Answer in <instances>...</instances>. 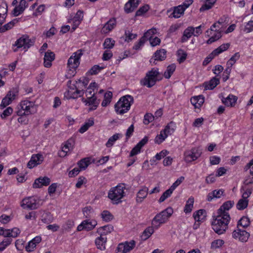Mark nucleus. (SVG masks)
Segmentation results:
<instances>
[{
	"label": "nucleus",
	"instance_id": "f257e3e1",
	"mask_svg": "<svg viewBox=\"0 0 253 253\" xmlns=\"http://www.w3.org/2000/svg\"><path fill=\"white\" fill-rule=\"evenodd\" d=\"M211 223L213 230L218 235L224 233L228 228V225L230 220L229 214H217L216 216H213Z\"/></svg>",
	"mask_w": 253,
	"mask_h": 253
},
{
	"label": "nucleus",
	"instance_id": "f03ea898",
	"mask_svg": "<svg viewBox=\"0 0 253 253\" xmlns=\"http://www.w3.org/2000/svg\"><path fill=\"white\" fill-rule=\"evenodd\" d=\"M133 100V97L130 95H126L121 97L114 106L116 113L123 115L126 113L130 109Z\"/></svg>",
	"mask_w": 253,
	"mask_h": 253
},
{
	"label": "nucleus",
	"instance_id": "7ed1b4c3",
	"mask_svg": "<svg viewBox=\"0 0 253 253\" xmlns=\"http://www.w3.org/2000/svg\"><path fill=\"white\" fill-rule=\"evenodd\" d=\"M125 189L124 183L119 184L111 188L109 191L108 197L112 201L113 204L117 205L122 202V199L125 196Z\"/></svg>",
	"mask_w": 253,
	"mask_h": 253
},
{
	"label": "nucleus",
	"instance_id": "20e7f679",
	"mask_svg": "<svg viewBox=\"0 0 253 253\" xmlns=\"http://www.w3.org/2000/svg\"><path fill=\"white\" fill-rule=\"evenodd\" d=\"M160 73L158 71V69L155 68H152L150 71L146 73L145 78L141 80V84L149 88H151L156 84L157 82L161 80V78L158 79Z\"/></svg>",
	"mask_w": 253,
	"mask_h": 253
},
{
	"label": "nucleus",
	"instance_id": "39448f33",
	"mask_svg": "<svg viewBox=\"0 0 253 253\" xmlns=\"http://www.w3.org/2000/svg\"><path fill=\"white\" fill-rule=\"evenodd\" d=\"M172 213V208L171 207L167 208L155 215L152 221V225L158 228L160 224L165 223L168 220Z\"/></svg>",
	"mask_w": 253,
	"mask_h": 253
},
{
	"label": "nucleus",
	"instance_id": "423d86ee",
	"mask_svg": "<svg viewBox=\"0 0 253 253\" xmlns=\"http://www.w3.org/2000/svg\"><path fill=\"white\" fill-rule=\"evenodd\" d=\"M40 199L34 197H29L24 199L21 204L22 207L25 209L35 210L40 207Z\"/></svg>",
	"mask_w": 253,
	"mask_h": 253
},
{
	"label": "nucleus",
	"instance_id": "0eeeda50",
	"mask_svg": "<svg viewBox=\"0 0 253 253\" xmlns=\"http://www.w3.org/2000/svg\"><path fill=\"white\" fill-rule=\"evenodd\" d=\"M202 153V150L199 148H193L190 150L185 152V160L187 162L196 160L201 156Z\"/></svg>",
	"mask_w": 253,
	"mask_h": 253
},
{
	"label": "nucleus",
	"instance_id": "6e6552de",
	"mask_svg": "<svg viewBox=\"0 0 253 253\" xmlns=\"http://www.w3.org/2000/svg\"><path fill=\"white\" fill-rule=\"evenodd\" d=\"M83 55L82 50H78L74 52L68 60V66L69 68L76 69L80 65V59Z\"/></svg>",
	"mask_w": 253,
	"mask_h": 253
},
{
	"label": "nucleus",
	"instance_id": "1a4fd4ad",
	"mask_svg": "<svg viewBox=\"0 0 253 253\" xmlns=\"http://www.w3.org/2000/svg\"><path fill=\"white\" fill-rule=\"evenodd\" d=\"M34 44V42L29 39V37L26 35H23L18 39L15 42L14 45L17 48L23 47L24 49L29 48Z\"/></svg>",
	"mask_w": 253,
	"mask_h": 253
},
{
	"label": "nucleus",
	"instance_id": "9d476101",
	"mask_svg": "<svg viewBox=\"0 0 253 253\" xmlns=\"http://www.w3.org/2000/svg\"><path fill=\"white\" fill-rule=\"evenodd\" d=\"M20 107L23 108V109L25 111L26 115H28L35 113L37 110V106L35 105V103L28 100L21 101Z\"/></svg>",
	"mask_w": 253,
	"mask_h": 253
},
{
	"label": "nucleus",
	"instance_id": "9b49d317",
	"mask_svg": "<svg viewBox=\"0 0 253 253\" xmlns=\"http://www.w3.org/2000/svg\"><path fill=\"white\" fill-rule=\"evenodd\" d=\"M250 235L249 233L245 230L240 229L239 227L232 232V237L234 239L236 240L238 239L239 241L242 242H247L250 237Z\"/></svg>",
	"mask_w": 253,
	"mask_h": 253
},
{
	"label": "nucleus",
	"instance_id": "f8f14e48",
	"mask_svg": "<svg viewBox=\"0 0 253 253\" xmlns=\"http://www.w3.org/2000/svg\"><path fill=\"white\" fill-rule=\"evenodd\" d=\"M97 225V221L95 220L86 219L77 227V230L81 231L83 230L90 231L92 230Z\"/></svg>",
	"mask_w": 253,
	"mask_h": 253
},
{
	"label": "nucleus",
	"instance_id": "ddd939ff",
	"mask_svg": "<svg viewBox=\"0 0 253 253\" xmlns=\"http://www.w3.org/2000/svg\"><path fill=\"white\" fill-rule=\"evenodd\" d=\"M135 246V242L131 240L129 242L120 243L118 246L117 251L120 253H127L132 250Z\"/></svg>",
	"mask_w": 253,
	"mask_h": 253
},
{
	"label": "nucleus",
	"instance_id": "4468645a",
	"mask_svg": "<svg viewBox=\"0 0 253 253\" xmlns=\"http://www.w3.org/2000/svg\"><path fill=\"white\" fill-rule=\"evenodd\" d=\"M148 137L147 136L141 139L131 150L129 157H132L140 152L141 149L148 142Z\"/></svg>",
	"mask_w": 253,
	"mask_h": 253
},
{
	"label": "nucleus",
	"instance_id": "2eb2a0df",
	"mask_svg": "<svg viewBox=\"0 0 253 253\" xmlns=\"http://www.w3.org/2000/svg\"><path fill=\"white\" fill-rule=\"evenodd\" d=\"M43 160V157L42 155L37 154L33 155L30 160L27 164V168L32 169L38 165L41 164Z\"/></svg>",
	"mask_w": 253,
	"mask_h": 253
},
{
	"label": "nucleus",
	"instance_id": "dca6fc26",
	"mask_svg": "<svg viewBox=\"0 0 253 253\" xmlns=\"http://www.w3.org/2000/svg\"><path fill=\"white\" fill-rule=\"evenodd\" d=\"M50 179L47 176L40 177L37 178L33 184L34 188H40L42 186H46L49 185Z\"/></svg>",
	"mask_w": 253,
	"mask_h": 253
},
{
	"label": "nucleus",
	"instance_id": "f3484780",
	"mask_svg": "<svg viewBox=\"0 0 253 253\" xmlns=\"http://www.w3.org/2000/svg\"><path fill=\"white\" fill-rule=\"evenodd\" d=\"M55 59V54L50 50L44 53L43 58V65L46 68H49L52 65V62Z\"/></svg>",
	"mask_w": 253,
	"mask_h": 253
},
{
	"label": "nucleus",
	"instance_id": "a211bd4d",
	"mask_svg": "<svg viewBox=\"0 0 253 253\" xmlns=\"http://www.w3.org/2000/svg\"><path fill=\"white\" fill-rule=\"evenodd\" d=\"M82 101L85 102L86 104L92 105V106L89 109V111H90L96 110L99 104V100H97L96 97L95 96L94 93L91 96L87 97L86 100L83 98Z\"/></svg>",
	"mask_w": 253,
	"mask_h": 253
},
{
	"label": "nucleus",
	"instance_id": "6ab92c4d",
	"mask_svg": "<svg viewBox=\"0 0 253 253\" xmlns=\"http://www.w3.org/2000/svg\"><path fill=\"white\" fill-rule=\"evenodd\" d=\"M17 93V91H9L6 96L2 99L0 106L4 108L8 105L11 102L12 100L14 99Z\"/></svg>",
	"mask_w": 253,
	"mask_h": 253
},
{
	"label": "nucleus",
	"instance_id": "aec40b11",
	"mask_svg": "<svg viewBox=\"0 0 253 253\" xmlns=\"http://www.w3.org/2000/svg\"><path fill=\"white\" fill-rule=\"evenodd\" d=\"M139 3V0H128L125 5V11L126 14L132 12L138 6Z\"/></svg>",
	"mask_w": 253,
	"mask_h": 253
},
{
	"label": "nucleus",
	"instance_id": "412c9836",
	"mask_svg": "<svg viewBox=\"0 0 253 253\" xmlns=\"http://www.w3.org/2000/svg\"><path fill=\"white\" fill-rule=\"evenodd\" d=\"M166 53L167 51L165 49H161L160 50H157L154 54V59L152 58L150 60V63H153L154 64H156L155 63V61H163L166 58Z\"/></svg>",
	"mask_w": 253,
	"mask_h": 253
},
{
	"label": "nucleus",
	"instance_id": "4be33fe9",
	"mask_svg": "<svg viewBox=\"0 0 253 253\" xmlns=\"http://www.w3.org/2000/svg\"><path fill=\"white\" fill-rule=\"evenodd\" d=\"M238 97L233 94H229L226 98L223 97L221 99L222 102L227 107H234L237 101Z\"/></svg>",
	"mask_w": 253,
	"mask_h": 253
},
{
	"label": "nucleus",
	"instance_id": "5701e85b",
	"mask_svg": "<svg viewBox=\"0 0 253 253\" xmlns=\"http://www.w3.org/2000/svg\"><path fill=\"white\" fill-rule=\"evenodd\" d=\"M116 25V20L113 17L105 24L101 30V32L104 34L108 33L114 28Z\"/></svg>",
	"mask_w": 253,
	"mask_h": 253
},
{
	"label": "nucleus",
	"instance_id": "b1692460",
	"mask_svg": "<svg viewBox=\"0 0 253 253\" xmlns=\"http://www.w3.org/2000/svg\"><path fill=\"white\" fill-rule=\"evenodd\" d=\"M28 6V4L25 0L21 1L17 5H16L12 11V14L13 16H18L21 14L26 7Z\"/></svg>",
	"mask_w": 253,
	"mask_h": 253
},
{
	"label": "nucleus",
	"instance_id": "393cba45",
	"mask_svg": "<svg viewBox=\"0 0 253 253\" xmlns=\"http://www.w3.org/2000/svg\"><path fill=\"white\" fill-rule=\"evenodd\" d=\"M234 204V202L233 201H227L224 202L217 210V214H229L226 211L229 210L233 206Z\"/></svg>",
	"mask_w": 253,
	"mask_h": 253
},
{
	"label": "nucleus",
	"instance_id": "a878e982",
	"mask_svg": "<svg viewBox=\"0 0 253 253\" xmlns=\"http://www.w3.org/2000/svg\"><path fill=\"white\" fill-rule=\"evenodd\" d=\"M206 211L204 209L199 210L193 214L194 219L197 222L204 221L206 219Z\"/></svg>",
	"mask_w": 253,
	"mask_h": 253
},
{
	"label": "nucleus",
	"instance_id": "bb28decb",
	"mask_svg": "<svg viewBox=\"0 0 253 253\" xmlns=\"http://www.w3.org/2000/svg\"><path fill=\"white\" fill-rule=\"evenodd\" d=\"M219 79L215 77H213L209 82H205L204 86L206 90H212L219 84Z\"/></svg>",
	"mask_w": 253,
	"mask_h": 253
},
{
	"label": "nucleus",
	"instance_id": "cd10ccee",
	"mask_svg": "<svg viewBox=\"0 0 253 253\" xmlns=\"http://www.w3.org/2000/svg\"><path fill=\"white\" fill-rule=\"evenodd\" d=\"M224 193V190L222 189L214 190L208 194L207 200L209 202H211L213 198H220Z\"/></svg>",
	"mask_w": 253,
	"mask_h": 253
},
{
	"label": "nucleus",
	"instance_id": "c85d7f7f",
	"mask_svg": "<svg viewBox=\"0 0 253 253\" xmlns=\"http://www.w3.org/2000/svg\"><path fill=\"white\" fill-rule=\"evenodd\" d=\"M205 97L203 95L195 96L191 99V103L195 106V108H199L203 104Z\"/></svg>",
	"mask_w": 253,
	"mask_h": 253
},
{
	"label": "nucleus",
	"instance_id": "c756f323",
	"mask_svg": "<svg viewBox=\"0 0 253 253\" xmlns=\"http://www.w3.org/2000/svg\"><path fill=\"white\" fill-rule=\"evenodd\" d=\"M107 242L106 237H104L101 235L97 237L95 241V245L97 248L103 251L105 250V245Z\"/></svg>",
	"mask_w": 253,
	"mask_h": 253
},
{
	"label": "nucleus",
	"instance_id": "7c9ffc66",
	"mask_svg": "<svg viewBox=\"0 0 253 253\" xmlns=\"http://www.w3.org/2000/svg\"><path fill=\"white\" fill-rule=\"evenodd\" d=\"M114 229L113 226L111 224H108L107 225H105L102 227H99L97 229V233L100 234V235L106 237V235L110 233H111Z\"/></svg>",
	"mask_w": 253,
	"mask_h": 253
},
{
	"label": "nucleus",
	"instance_id": "2f4dec72",
	"mask_svg": "<svg viewBox=\"0 0 253 253\" xmlns=\"http://www.w3.org/2000/svg\"><path fill=\"white\" fill-rule=\"evenodd\" d=\"M185 11L184 8L181 5H179L177 6H175L172 8H171L167 10V14L169 16H175V14H182Z\"/></svg>",
	"mask_w": 253,
	"mask_h": 253
},
{
	"label": "nucleus",
	"instance_id": "473e14b6",
	"mask_svg": "<svg viewBox=\"0 0 253 253\" xmlns=\"http://www.w3.org/2000/svg\"><path fill=\"white\" fill-rule=\"evenodd\" d=\"M20 19V18L14 19L8 23L5 24L2 27H0V33H3L8 30L11 29L14 26V25L19 21Z\"/></svg>",
	"mask_w": 253,
	"mask_h": 253
},
{
	"label": "nucleus",
	"instance_id": "72a5a7b5",
	"mask_svg": "<svg viewBox=\"0 0 253 253\" xmlns=\"http://www.w3.org/2000/svg\"><path fill=\"white\" fill-rule=\"evenodd\" d=\"M176 128V124L174 122L171 121L165 127L164 129H163L164 133L170 135L174 131Z\"/></svg>",
	"mask_w": 253,
	"mask_h": 253
},
{
	"label": "nucleus",
	"instance_id": "f704fd0d",
	"mask_svg": "<svg viewBox=\"0 0 253 253\" xmlns=\"http://www.w3.org/2000/svg\"><path fill=\"white\" fill-rule=\"evenodd\" d=\"M153 227L152 225V226L148 227L145 229L141 235V239L142 240H146L151 236L154 232Z\"/></svg>",
	"mask_w": 253,
	"mask_h": 253
},
{
	"label": "nucleus",
	"instance_id": "c9c22d12",
	"mask_svg": "<svg viewBox=\"0 0 253 253\" xmlns=\"http://www.w3.org/2000/svg\"><path fill=\"white\" fill-rule=\"evenodd\" d=\"M194 199L192 197H190L188 201L186 202V204L185 206L184 211L186 213H190L193 208Z\"/></svg>",
	"mask_w": 253,
	"mask_h": 253
},
{
	"label": "nucleus",
	"instance_id": "e433bc0d",
	"mask_svg": "<svg viewBox=\"0 0 253 253\" xmlns=\"http://www.w3.org/2000/svg\"><path fill=\"white\" fill-rule=\"evenodd\" d=\"M113 94L111 91H107L104 94V99L102 102L101 105L106 107L111 102Z\"/></svg>",
	"mask_w": 253,
	"mask_h": 253
},
{
	"label": "nucleus",
	"instance_id": "4c0bfd02",
	"mask_svg": "<svg viewBox=\"0 0 253 253\" xmlns=\"http://www.w3.org/2000/svg\"><path fill=\"white\" fill-rule=\"evenodd\" d=\"M175 68L176 66L174 64L169 65L164 74L165 78L168 79H169L174 72Z\"/></svg>",
	"mask_w": 253,
	"mask_h": 253
},
{
	"label": "nucleus",
	"instance_id": "58836bf2",
	"mask_svg": "<svg viewBox=\"0 0 253 253\" xmlns=\"http://www.w3.org/2000/svg\"><path fill=\"white\" fill-rule=\"evenodd\" d=\"M41 220L44 223L49 224L53 221V217L50 212H46L42 214Z\"/></svg>",
	"mask_w": 253,
	"mask_h": 253
},
{
	"label": "nucleus",
	"instance_id": "ea45409f",
	"mask_svg": "<svg viewBox=\"0 0 253 253\" xmlns=\"http://www.w3.org/2000/svg\"><path fill=\"white\" fill-rule=\"evenodd\" d=\"M90 164V158H85L82 159L78 162V165L80 169L84 170Z\"/></svg>",
	"mask_w": 253,
	"mask_h": 253
},
{
	"label": "nucleus",
	"instance_id": "a19ab883",
	"mask_svg": "<svg viewBox=\"0 0 253 253\" xmlns=\"http://www.w3.org/2000/svg\"><path fill=\"white\" fill-rule=\"evenodd\" d=\"M216 0H206L204 4L200 9L201 12L211 9L215 3Z\"/></svg>",
	"mask_w": 253,
	"mask_h": 253
},
{
	"label": "nucleus",
	"instance_id": "79ce46f5",
	"mask_svg": "<svg viewBox=\"0 0 253 253\" xmlns=\"http://www.w3.org/2000/svg\"><path fill=\"white\" fill-rule=\"evenodd\" d=\"M250 219L247 216H243L238 222L237 227L239 226H242L243 228H246L250 225Z\"/></svg>",
	"mask_w": 253,
	"mask_h": 253
},
{
	"label": "nucleus",
	"instance_id": "37998d69",
	"mask_svg": "<svg viewBox=\"0 0 253 253\" xmlns=\"http://www.w3.org/2000/svg\"><path fill=\"white\" fill-rule=\"evenodd\" d=\"M230 46V44L228 43H224L221 44L220 46H219L218 47L216 48L215 49L213 50L212 51L213 52V53L214 55H216V56H217L220 53H222V52L228 49V48Z\"/></svg>",
	"mask_w": 253,
	"mask_h": 253
},
{
	"label": "nucleus",
	"instance_id": "c03bdc74",
	"mask_svg": "<svg viewBox=\"0 0 253 253\" xmlns=\"http://www.w3.org/2000/svg\"><path fill=\"white\" fill-rule=\"evenodd\" d=\"M249 200L243 199H240L236 204V208L239 210H243L248 206Z\"/></svg>",
	"mask_w": 253,
	"mask_h": 253
},
{
	"label": "nucleus",
	"instance_id": "a18cd8bd",
	"mask_svg": "<svg viewBox=\"0 0 253 253\" xmlns=\"http://www.w3.org/2000/svg\"><path fill=\"white\" fill-rule=\"evenodd\" d=\"M177 55L178 57L177 61L179 63H182L186 60L187 54L183 49H179L177 51Z\"/></svg>",
	"mask_w": 253,
	"mask_h": 253
},
{
	"label": "nucleus",
	"instance_id": "49530a36",
	"mask_svg": "<svg viewBox=\"0 0 253 253\" xmlns=\"http://www.w3.org/2000/svg\"><path fill=\"white\" fill-rule=\"evenodd\" d=\"M168 134L164 133V131L162 130L160 132V134H158L155 138V143L158 144H160L162 143L166 138L168 137Z\"/></svg>",
	"mask_w": 253,
	"mask_h": 253
},
{
	"label": "nucleus",
	"instance_id": "de8ad7c7",
	"mask_svg": "<svg viewBox=\"0 0 253 253\" xmlns=\"http://www.w3.org/2000/svg\"><path fill=\"white\" fill-rule=\"evenodd\" d=\"M120 135V133H116L110 137L106 143V147L108 148L112 147L114 142L119 138Z\"/></svg>",
	"mask_w": 253,
	"mask_h": 253
},
{
	"label": "nucleus",
	"instance_id": "09e8293b",
	"mask_svg": "<svg viewBox=\"0 0 253 253\" xmlns=\"http://www.w3.org/2000/svg\"><path fill=\"white\" fill-rule=\"evenodd\" d=\"M7 11V4L5 1L0 0V16L6 15Z\"/></svg>",
	"mask_w": 253,
	"mask_h": 253
},
{
	"label": "nucleus",
	"instance_id": "8fccbe9b",
	"mask_svg": "<svg viewBox=\"0 0 253 253\" xmlns=\"http://www.w3.org/2000/svg\"><path fill=\"white\" fill-rule=\"evenodd\" d=\"M104 69V67H100L98 65H95L87 72V74L90 75H94L97 74L101 70Z\"/></svg>",
	"mask_w": 253,
	"mask_h": 253
},
{
	"label": "nucleus",
	"instance_id": "3c124183",
	"mask_svg": "<svg viewBox=\"0 0 253 253\" xmlns=\"http://www.w3.org/2000/svg\"><path fill=\"white\" fill-rule=\"evenodd\" d=\"M115 41L112 38H106L103 43V46L105 48L111 49L115 45Z\"/></svg>",
	"mask_w": 253,
	"mask_h": 253
},
{
	"label": "nucleus",
	"instance_id": "603ef678",
	"mask_svg": "<svg viewBox=\"0 0 253 253\" xmlns=\"http://www.w3.org/2000/svg\"><path fill=\"white\" fill-rule=\"evenodd\" d=\"M150 9V6L148 4H145L141 6L136 12L135 16H141L144 14Z\"/></svg>",
	"mask_w": 253,
	"mask_h": 253
},
{
	"label": "nucleus",
	"instance_id": "864d4df0",
	"mask_svg": "<svg viewBox=\"0 0 253 253\" xmlns=\"http://www.w3.org/2000/svg\"><path fill=\"white\" fill-rule=\"evenodd\" d=\"M101 217L103 220L109 222L113 218V215L108 211H104L101 213Z\"/></svg>",
	"mask_w": 253,
	"mask_h": 253
},
{
	"label": "nucleus",
	"instance_id": "5fc2aeb1",
	"mask_svg": "<svg viewBox=\"0 0 253 253\" xmlns=\"http://www.w3.org/2000/svg\"><path fill=\"white\" fill-rule=\"evenodd\" d=\"M156 33V29L155 28H152L148 30L145 32L142 37H143L146 41L150 39L153 38V36Z\"/></svg>",
	"mask_w": 253,
	"mask_h": 253
},
{
	"label": "nucleus",
	"instance_id": "6e6d98bb",
	"mask_svg": "<svg viewBox=\"0 0 253 253\" xmlns=\"http://www.w3.org/2000/svg\"><path fill=\"white\" fill-rule=\"evenodd\" d=\"M173 191L169 188L163 193L159 200V203L163 202L167 198L170 196Z\"/></svg>",
	"mask_w": 253,
	"mask_h": 253
},
{
	"label": "nucleus",
	"instance_id": "4d7b16f0",
	"mask_svg": "<svg viewBox=\"0 0 253 253\" xmlns=\"http://www.w3.org/2000/svg\"><path fill=\"white\" fill-rule=\"evenodd\" d=\"M71 144L69 143L68 141L67 143L63 147L62 150L58 153V155L60 157H64L66 155L68 151L69 150V147L71 146Z\"/></svg>",
	"mask_w": 253,
	"mask_h": 253
},
{
	"label": "nucleus",
	"instance_id": "13d9d810",
	"mask_svg": "<svg viewBox=\"0 0 253 253\" xmlns=\"http://www.w3.org/2000/svg\"><path fill=\"white\" fill-rule=\"evenodd\" d=\"M221 33L220 32L215 33L212 36H211L207 41L208 44H211L212 42L216 41L221 37Z\"/></svg>",
	"mask_w": 253,
	"mask_h": 253
},
{
	"label": "nucleus",
	"instance_id": "bf43d9fd",
	"mask_svg": "<svg viewBox=\"0 0 253 253\" xmlns=\"http://www.w3.org/2000/svg\"><path fill=\"white\" fill-rule=\"evenodd\" d=\"M125 35L126 36L125 41L128 42L135 39L137 36V34L131 33L128 30L125 31Z\"/></svg>",
	"mask_w": 253,
	"mask_h": 253
},
{
	"label": "nucleus",
	"instance_id": "052dcab7",
	"mask_svg": "<svg viewBox=\"0 0 253 253\" xmlns=\"http://www.w3.org/2000/svg\"><path fill=\"white\" fill-rule=\"evenodd\" d=\"M12 241V240L10 238H7L3 240L0 243V252L3 251L6 247L11 244Z\"/></svg>",
	"mask_w": 253,
	"mask_h": 253
},
{
	"label": "nucleus",
	"instance_id": "680f3d73",
	"mask_svg": "<svg viewBox=\"0 0 253 253\" xmlns=\"http://www.w3.org/2000/svg\"><path fill=\"white\" fill-rule=\"evenodd\" d=\"M148 192V188L146 187H143L141 189L139 190L137 195L140 198L145 199L146 198Z\"/></svg>",
	"mask_w": 253,
	"mask_h": 253
},
{
	"label": "nucleus",
	"instance_id": "e2e57ef3",
	"mask_svg": "<svg viewBox=\"0 0 253 253\" xmlns=\"http://www.w3.org/2000/svg\"><path fill=\"white\" fill-rule=\"evenodd\" d=\"M224 243V242L222 240L218 239L214 240L211 244V249H217L221 247Z\"/></svg>",
	"mask_w": 253,
	"mask_h": 253
},
{
	"label": "nucleus",
	"instance_id": "0e129e2a",
	"mask_svg": "<svg viewBox=\"0 0 253 253\" xmlns=\"http://www.w3.org/2000/svg\"><path fill=\"white\" fill-rule=\"evenodd\" d=\"M154 116L151 113H146L144 117L143 123L145 125H148L154 119Z\"/></svg>",
	"mask_w": 253,
	"mask_h": 253
},
{
	"label": "nucleus",
	"instance_id": "69168bd1",
	"mask_svg": "<svg viewBox=\"0 0 253 253\" xmlns=\"http://www.w3.org/2000/svg\"><path fill=\"white\" fill-rule=\"evenodd\" d=\"M83 17H73L72 19L73 26L72 28L73 31H74L80 25L81 22L83 20Z\"/></svg>",
	"mask_w": 253,
	"mask_h": 253
},
{
	"label": "nucleus",
	"instance_id": "338daca9",
	"mask_svg": "<svg viewBox=\"0 0 253 253\" xmlns=\"http://www.w3.org/2000/svg\"><path fill=\"white\" fill-rule=\"evenodd\" d=\"M194 32L195 28L192 27H189L184 30L183 35H184L185 37L190 38L193 35Z\"/></svg>",
	"mask_w": 253,
	"mask_h": 253
},
{
	"label": "nucleus",
	"instance_id": "774afa93",
	"mask_svg": "<svg viewBox=\"0 0 253 253\" xmlns=\"http://www.w3.org/2000/svg\"><path fill=\"white\" fill-rule=\"evenodd\" d=\"M12 112V108L10 107H8L3 111V113L0 115V117L2 119H5L7 117L10 115Z\"/></svg>",
	"mask_w": 253,
	"mask_h": 253
}]
</instances>
